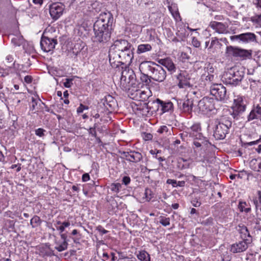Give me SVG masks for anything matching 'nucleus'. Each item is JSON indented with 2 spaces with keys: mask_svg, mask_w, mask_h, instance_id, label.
Listing matches in <instances>:
<instances>
[{
  "mask_svg": "<svg viewBox=\"0 0 261 261\" xmlns=\"http://www.w3.org/2000/svg\"><path fill=\"white\" fill-rule=\"evenodd\" d=\"M113 18L109 12L101 13L93 26L94 42L105 43L110 40Z\"/></svg>",
  "mask_w": 261,
  "mask_h": 261,
  "instance_id": "obj_1",
  "label": "nucleus"
},
{
  "mask_svg": "<svg viewBox=\"0 0 261 261\" xmlns=\"http://www.w3.org/2000/svg\"><path fill=\"white\" fill-rule=\"evenodd\" d=\"M244 73L241 68L234 66L225 71L221 77L222 81L226 84L237 85L242 80Z\"/></svg>",
  "mask_w": 261,
  "mask_h": 261,
  "instance_id": "obj_2",
  "label": "nucleus"
},
{
  "mask_svg": "<svg viewBox=\"0 0 261 261\" xmlns=\"http://www.w3.org/2000/svg\"><path fill=\"white\" fill-rule=\"evenodd\" d=\"M131 47H132V45L127 41L123 39L117 40L110 48L109 60L118 61L120 59L119 54Z\"/></svg>",
  "mask_w": 261,
  "mask_h": 261,
  "instance_id": "obj_3",
  "label": "nucleus"
},
{
  "mask_svg": "<svg viewBox=\"0 0 261 261\" xmlns=\"http://www.w3.org/2000/svg\"><path fill=\"white\" fill-rule=\"evenodd\" d=\"M231 126V121L227 117L221 118L216 125L214 136L217 140L223 139Z\"/></svg>",
  "mask_w": 261,
  "mask_h": 261,
  "instance_id": "obj_4",
  "label": "nucleus"
},
{
  "mask_svg": "<svg viewBox=\"0 0 261 261\" xmlns=\"http://www.w3.org/2000/svg\"><path fill=\"white\" fill-rule=\"evenodd\" d=\"M133 47L129 48L123 52H121L120 55V59L117 60H109L110 63L113 67H118L120 64H125L129 65L134 58V54L133 52Z\"/></svg>",
  "mask_w": 261,
  "mask_h": 261,
  "instance_id": "obj_5",
  "label": "nucleus"
},
{
  "mask_svg": "<svg viewBox=\"0 0 261 261\" xmlns=\"http://www.w3.org/2000/svg\"><path fill=\"white\" fill-rule=\"evenodd\" d=\"M215 109L214 99L204 97L199 101L196 111L199 113L206 114Z\"/></svg>",
  "mask_w": 261,
  "mask_h": 261,
  "instance_id": "obj_6",
  "label": "nucleus"
},
{
  "mask_svg": "<svg viewBox=\"0 0 261 261\" xmlns=\"http://www.w3.org/2000/svg\"><path fill=\"white\" fill-rule=\"evenodd\" d=\"M210 93L218 100L222 101L226 98V89L222 84H213L210 87Z\"/></svg>",
  "mask_w": 261,
  "mask_h": 261,
  "instance_id": "obj_7",
  "label": "nucleus"
},
{
  "mask_svg": "<svg viewBox=\"0 0 261 261\" xmlns=\"http://www.w3.org/2000/svg\"><path fill=\"white\" fill-rule=\"evenodd\" d=\"M179 80L178 86L180 88L191 87L194 83V77L192 74H190L186 71H181L177 76Z\"/></svg>",
  "mask_w": 261,
  "mask_h": 261,
  "instance_id": "obj_8",
  "label": "nucleus"
},
{
  "mask_svg": "<svg viewBox=\"0 0 261 261\" xmlns=\"http://www.w3.org/2000/svg\"><path fill=\"white\" fill-rule=\"evenodd\" d=\"M252 242V238L236 242L231 245L230 251L234 253L243 252L247 250Z\"/></svg>",
  "mask_w": 261,
  "mask_h": 261,
  "instance_id": "obj_9",
  "label": "nucleus"
},
{
  "mask_svg": "<svg viewBox=\"0 0 261 261\" xmlns=\"http://www.w3.org/2000/svg\"><path fill=\"white\" fill-rule=\"evenodd\" d=\"M150 74L151 79L159 82H163L166 77V71L161 66L156 64Z\"/></svg>",
  "mask_w": 261,
  "mask_h": 261,
  "instance_id": "obj_10",
  "label": "nucleus"
},
{
  "mask_svg": "<svg viewBox=\"0 0 261 261\" xmlns=\"http://www.w3.org/2000/svg\"><path fill=\"white\" fill-rule=\"evenodd\" d=\"M256 36L252 33H246L240 35L231 36L230 39L231 41H237L239 42L248 43L256 41Z\"/></svg>",
  "mask_w": 261,
  "mask_h": 261,
  "instance_id": "obj_11",
  "label": "nucleus"
},
{
  "mask_svg": "<svg viewBox=\"0 0 261 261\" xmlns=\"http://www.w3.org/2000/svg\"><path fill=\"white\" fill-rule=\"evenodd\" d=\"M57 43V40L55 38L43 36L41 39L40 46L44 51L49 52L55 48Z\"/></svg>",
  "mask_w": 261,
  "mask_h": 261,
  "instance_id": "obj_12",
  "label": "nucleus"
},
{
  "mask_svg": "<svg viewBox=\"0 0 261 261\" xmlns=\"http://www.w3.org/2000/svg\"><path fill=\"white\" fill-rule=\"evenodd\" d=\"M226 53L236 57L248 58L251 56V53L248 50L229 46L226 47Z\"/></svg>",
  "mask_w": 261,
  "mask_h": 261,
  "instance_id": "obj_13",
  "label": "nucleus"
},
{
  "mask_svg": "<svg viewBox=\"0 0 261 261\" xmlns=\"http://www.w3.org/2000/svg\"><path fill=\"white\" fill-rule=\"evenodd\" d=\"M64 6L62 3H53L49 6V13L53 19L57 20L63 14Z\"/></svg>",
  "mask_w": 261,
  "mask_h": 261,
  "instance_id": "obj_14",
  "label": "nucleus"
},
{
  "mask_svg": "<svg viewBox=\"0 0 261 261\" xmlns=\"http://www.w3.org/2000/svg\"><path fill=\"white\" fill-rule=\"evenodd\" d=\"M121 154L126 160L134 163L139 162L142 158V154L136 151H123L121 153Z\"/></svg>",
  "mask_w": 261,
  "mask_h": 261,
  "instance_id": "obj_15",
  "label": "nucleus"
},
{
  "mask_svg": "<svg viewBox=\"0 0 261 261\" xmlns=\"http://www.w3.org/2000/svg\"><path fill=\"white\" fill-rule=\"evenodd\" d=\"M156 63L151 61H143L139 66V69L142 73H151Z\"/></svg>",
  "mask_w": 261,
  "mask_h": 261,
  "instance_id": "obj_16",
  "label": "nucleus"
},
{
  "mask_svg": "<svg viewBox=\"0 0 261 261\" xmlns=\"http://www.w3.org/2000/svg\"><path fill=\"white\" fill-rule=\"evenodd\" d=\"M188 131L190 136L193 138H200L202 136L200 133L201 127L199 124H193L188 129Z\"/></svg>",
  "mask_w": 261,
  "mask_h": 261,
  "instance_id": "obj_17",
  "label": "nucleus"
},
{
  "mask_svg": "<svg viewBox=\"0 0 261 261\" xmlns=\"http://www.w3.org/2000/svg\"><path fill=\"white\" fill-rule=\"evenodd\" d=\"M180 108L185 112L190 113L192 112L193 102L192 99H187L179 103Z\"/></svg>",
  "mask_w": 261,
  "mask_h": 261,
  "instance_id": "obj_18",
  "label": "nucleus"
},
{
  "mask_svg": "<svg viewBox=\"0 0 261 261\" xmlns=\"http://www.w3.org/2000/svg\"><path fill=\"white\" fill-rule=\"evenodd\" d=\"M255 119L261 120V107L259 106L254 107L248 116V121H251Z\"/></svg>",
  "mask_w": 261,
  "mask_h": 261,
  "instance_id": "obj_19",
  "label": "nucleus"
},
{
  "mask_svg": "<svg viewBox=\"0 0 261 261\" xmlns=\"http://www.w3.org/2000/svg\"><path fill=\"white\" fill-rule=\"evenodd\" d=\"M210 26L219 34H223L226 32L225 25L221 22L213 21L210 23Z\"/></svg>",
  "mask_w": 261,
  "mask_h": 261,
  "instance_id": "obj_20",
  "label": "nucleus"
},
{
  "mask_svg": "<svg viewBox=\"0 0 261 261\" xmlns=\"http://www.w3.org/2000/svg\"><path fill=\"white\" fill-rule=\"evenodd\" d=\"M133 83L130 82L124 75L121 73V76L120 81V86L123 90H129Z\"/></svg>",
  "mask_w": 261,
  "mask_h": 261,
  "instance_id": "obj_21",
  "label": "nucleus"
},
{
  "mask_svg": "<svg viewBox=\"0 0 261 261\" xmlns=\"http://www.w3.org/2000/svg\"><path fill=\"white\" fill-rule=\"evenodd\" d=\"M238 231L242 240H245V239H248L249 238H252L247 227L244 225H239Z\"/></svg>",
  "mask_w": 261,
  "mask_h": 261,
  "instance_id": "obj_22",
  "label": "nucleus"
},
{
  "mask_svg": "<svg viewBox=\"0 0 261 261\" xmlns=\"http://www.w3.org/2000/svg\"><path fill=\"white\" fill-rule=\"evenodd\" d=\"M122 73L125 77L129 80L130 82L133 83V85L135 84L136 76L133 70L129 69V68H125L122 71Z\"/></svg>",
  "mask_w": 261,
  "mask_h": 261,
  "instance_id": "obj_23",
  "label": "nucleus"
},
{
  "mask_svg": "<svg viewBox=\"0 0 261 261\" xmlns=\"http://www.w3.org/2000/svg\"><path fill=\"white\" fill-rule=\"evenodd\" d=\"M11 40V42L15 46H20L24 42V39L21 35H11L9 36Z\"/></svg>",
  "mask_w": 261,
  "mask_h": 261,
  "instance_id": "obj_24",
  "label": "nucleus"
},
{
  "mask_svg": "<svg viewBox=\"0 0 261 261\" xmlns=\"http://www.w3.org/2000/svg\"><path fill=\"white\" fill-rule=\"evenodd\" d=\"M160 63L167 68L169 71L171 72L175 71V65L171 60L168 59L163 60Z\"/></svg>",
  "mask_w": 261,
  "mask_h": 261,
  "instance_id": "obj_25",
  "label": "nucleus"
},
{
  "mask_svg": "<svg viewBox=\"0 0 261 261\" xmlns=\"http://www.w3.org/2000/svg\"><path fill=\"white\" fill-rule=\"evenodd\" d=\"M61 238L63 240V243L56 247V249L59 252L64 251L67 248L68 243L67 242V236L66 234H61Z\"/></svg>",
  "mask_w": 261,
  "mask_h": 261,
  "instance_id": "obj_26",
  "label": "nucleus"
},
{
  "mask_svg": "<svg viewBox=\"0 0 261 261\" xmlns=\"http://www.w3.org/2000/svg\"><path fill=\"white\" fill-rule=\"evenodd\" d=\"M151 49L152 47L149 44H141L138 45L137 53L138 54L144 53L151 50Z\"/></svg>",
  "mask_w": 261,
  "mask_h": 261,
  "instance_id": "obj_27",
  "label": "nucleus"
},
{
  "mask_svg": "<svg viewBox=\"0 0 261 261\" xmlns=\"http://www.w3.org/2000/svg\"><path fill=\"white\" fill-rule=\"evenodd\" d=\"M157 101L161 105L163 112H168L172 109L173 104L171 102H164L159 99H157Z\"/></svg>",
  "mask_w": 261,
  "mask_h": 261,
  "instance_id": "obj_28",
  "label": "nucleus"
},
{
  "mask_svg": "<svg viewBox=\"0 0 261 261\" xmlns=\"http://www.w3.org/2000/svg\"><path fill=\"white\" fill-rule=\"evenodd\" d=\"M137 256L138 259L141 261L150 260L149 254L144 250L140 251Z\"/></svg>",
  "mask_w": 261,
  "mask_h": 261,
  "instance_id": "obj_29",
  "label": "nucleus"
},
{
  "mask_svg": "<svg viewBox=\"0 0 261 261\" xmlns=\"http://www.w3.org/2000/svg\"><path fill=\"white\" fill-rule=\"evenodd\" d=\"M194 140L193 142V144L195 145L196 147L199 148L200 147L203 145L205 144V142L206 140L204 137L202 136L200 138H194Z\"/></svg>",
  "mask_w": 261,
  "mask_h": 261,
  "instance_id": "obj_30",
  "label": "nucleus"
},
{
  "mask_svg": "<svg viewBox=\"0 0 261 261\" xmlns=\"http://www.w3.org/2000/svg\"><path fill=\"white\" fill-rule=\"evenodd\" d=\"M246 109L245 105L243 103H238L233 108V111L238 114L243 112Z\"/></svg>",
  "mask_w": 261,
  "mask_h": 261,
  "instance_id": "obj_31",
  "label": "nucleus"
},
{
  "mask_svg": "<svg viewBox=\"0 0 261 261\" xmlns=\"http://www.w3.org/2000/svg\"><path fill=\"white\" fill-rule=\"evenodd\" d=\"M30 224L33 228L37 227L40 224V218L37 216H34L31 220Z\"/></svg>",
  "mask_w": 261,
  "mask_h": 261,
  "instance_id": "obj_32",
  "label": "nucleus"
},
{
  "mask_svg": "<svg viewBox=\"0 0 261 261\" xmlns=\"http://www.w3.org/2000/svg\"><path fill=\"white\" fill-rule=\"evenodd\" d=\"M121 188V185L119 183H113L111 185V190L113 192L118 193L120 191V189Z\"/></svg>",
  "mask_w": 261,
  "mask_h": 261,
  "instance_id": "obj_33",
  "label": "nucleus"
},
{
  "mask_svg": "<svg viewBox=\"0 0 261 261\" xmlns=\"http://www.w3.org/2000/svg\"><path fill=\"white\" fill-rule=\"evenodd\" d=\"M40 99H37L34 97L32 98V101L31 103V109L32 111H36L37 109V106L38 105V102H40Z\"/></svg>",
  "mask_w": 261,
  "mask_h": 261,
  "instance_id": "obj_34",
  "label": "nucleus"
},
{
  "mask_svg": "<svg viewBox=\"0 0 261 261\" xmlns=\"http://www.w3.org/2000/svg\"><path fill=\"white\" fill-rule=\"evenodd\" d=\"M246 205V203L245 202H240L239 207L241 211H245L246 213H248L250 211L251 208L250 207L245 208V206Z\"/></svg>",
  "mask_w": 261,
  "mask_h": 261,
  "instance_id": "obj_35",
  "label": "nucleus"
},
{
  "mask_svg": "<svg viewBox=\"0 0 261 261\" xmlns=\"http://www.w3.org/2000/svg\"><path fill=\"white\" fill-rule=\"evenodd\" d=\"M160 222L163 226H167L170 224V219L169 218H165L164 217H161Z\"/></svg>",
  "mask_w": 261,
  "mask_h": 261,
  "instance_id": "obj_36",
  "label": "nucleus"
},
{
  "mask_svg": "<svg viewBox=\"0 0 261 261\" xmlns=\"http://www.w3.org/2000/svg\"><path fill=\"white\" fill-rule=\"evenodd\" d=\"M251 20L257 25L261 26V15L252 18Z\"/></svg>",
  "mask_w": 261,
  "mask_h": 261,
  "instance_id": "obj_37",
  "label": "nucleus"
},
{
  "mask_svg": "<svg viewBox=\"0 0 261 261\" xmlns=\"http://www.w3.org/2000/svg\"><path fill=\"white\" fill-rule=\"evenodd\" d=\"M141 79L142 82L146 84H148L150 82V75L149 76L146 73H143V75L141 77Z\"/></svg>",
  "mask_w": 261,
  "mask_h": 261,
  "instance_id": "obj_38",
  "label": "nucleus"
},
{
  "mask_svg": "<svg viewBox=\"0 0 261 261\" xmlns=\"http://www.w3.org/2000/svg\"><path fill=\"white\" fill-rule=\"evenodd\" d=\"M169 132V128L167 126L163 125L158 129V132L160 134H167Z\"/></svg>",
  "mask_w": 261,
  "mask_h": 261,
  "instance_id": "obj_39",
  "label": "nucleus"
},
{
  "mask_svg": "<svg viewBox=\"0 0 261 261\" xmlns=\"http://www.w3.org/2000/svg\"><path fill=\"white\" fill-rule=\"evenodd\" d=\"M72 85V79H66V82L64 83V86L66 88L71 87Z\"/></svg>",
  "mask_w": 261,
  "mask_h": 261,
  "instance_id": "obj_40",
  "label": "nucleus"
},
{
  "mask_svg": "<svg viewBox=\"0 0 261 261\" xmlns=\"http://www.w3.org/2000/svg\"><path fill=\"white\" fill-rule=\"evenodd\" d=\"M88 109V107L87 106H84L83 104H81L80 106L77 109V113H81L83 112L84 110Z\"/></svg>",
  "mask_w": 261,
  "mask_h": 261,
  "instance_id": "obj_41",
  "label": "nucleus"
},
{
  "mask_svg": "<svg viewBox=\"0 0 261 261\" xmlns=\"http://www.w3.org/2000/svg\"><path fill=\"white\" fill-rule=\"evenodd\" d=\"M45 130L42 128H38L35 130V134L39 137H42L44 136V132Z\"/></svg>",
  "mask_w": 261,
  "mask_h": 261,
  "instance_id": "obj_42",
  "label": "nucleus"
},
{
  "mask_svg": "<svg viewBox=\"0 0 261 261\" xmlns=\"http://www.w3.org/2000/svg\"><path fill=\"white\" fill-rule=\"evenodd\" d=\"M205 80L206 81L213 82L214 81V75L208 73L207 75H205Z\"/></svg>",
  "mask_w": 261,
  "mask_h": 261,
  "instance_id": "obj_43",
  "label": "nucleus"
},
{
  "mask_svg": "<svg viewBox=\"0 0 261 261\" xmlns=\"http://www.w3.org/2000/svg\"><path fill=\"white\" fill-rule=\"evenodd\" d=\"M96 230L101 232L102 234H106L108 232L100 225H99L96 227Z\"/></svg>",
  "mask_w": 261,
  "mask_h": 261,
  "instance_id": "obj_44",
  "label": "nucleus"
},
{
  "mask_svg": "<svg viewBox=\"0 0 261 261\" xmlns=\"http://www.w3.org/2000/svg\"><path fill=\"white\" fill-rule=\"evenodd\" d=\"M192 43L196 47H198L200 45V42L195 38H193Z\"/></svg>",
  "mask_w": 261,
  "mask_h": 261,
  "instance_id": "obj_45",
  "label": "nucleus"
},
{
  "mask_svg": "<svg viewBox=\"0 0 261 261\" xmlns=\"http://www.w3.org/2000/svg\"><path fill=\"white\" fill-rule=\"evenodd\" d=\"M130 179L129 176H125L122 178V182L125 185H127L129 184Z\"/></svg>",
  "mask_w": 261,
  "mask_h": 261,
  "instance_id": "obj_46",
  "label": "nucleus"
},
{
  "mask_svg": "<svg viewBox=\"0 0 261 261\" xmlns=\"http://www.w3.org/2000/svg\"><path fill=\"white\" fill-rule=\"evenodd\" d=\"M95 127H96V126H95V124L94 125V127H91L90 129H89V133L93 137H96V130H95Z\"/></svg>",
  "mask_w": 261,
  "mask_h": 261,
  "instance_id": "obj_47",
  "label": "nucleus"
},
{
  "mask_svg": "<svg viewBox=\"0 0 261 261\" xmlns=\"http://www.w3.org/2000/svg\"><path fill=\"white\" fill-rule=\"evenodd\" d=\"M167 183L168 184H171L173 187H175L176 186L177 181L174 179H168Z\"/></svg>",
  "mask_w": 261,
  "mask_h": 261,
  "instance_id": "obj_48",
  "label": "nucleus"
},
{
  "mask_svg": "<svg viewBox=\"0 0 261 261\" xmlns=\"http://www.w3.org/2000/svg\"><path fill=\"white\" fill-rule=\"evenodd\" d=\"M90 179V176L88 173H85L82 176V180L83 181H87Z\"/></svg>",
  "mask_w": 261,
  "mask_h": 261,
  "instance_id": "obj_49",
  "label": "nucleus"
},
{
  "mask_svg": "<svg viewBox=\"0 0 261 261\" xmlns=\"http://www.w3.org/2000/svg\"><path fill=\"white\" fill-rule=\"evenodd\" d=\"M24 81L25 83L29 84L31 83L32 81V77L31 76L27 75L24 77Z\"/></svg>",
  "mask_w": 261,
  "mask_h": 261,
  "instance_id": "obj_50",
  "label": "nucleus"
},
{
  "mask_svg": "<svg viewBox=\"0 0 261 261\" xmlns=\"http://www.w3.org/2000/svg\"><path fill=\"white\" fill-rule=\"evenodd\" d=\"M192 204L195 207H198L200 205L201 203L197 200H193L192 202Z\"/></svg>",
  "mask_w": 261,
  "mask_h": 261,
  "instance_id": "obj_51",
  "label": "nucleus"
},
{
  "mask_svg": "<svg viewBox=\"0 0 261 261\" xmlns=\"http://www.w3.org/2000/svg\"><path fill=\"white\" fill-rule=\"evenodd\" d=\"M152 138V136L150 134H147L145 135V140H151Z\"/></svg>",
  "mask_w": 261,
  "mask_h": 261,
  "instance_id": "obj_52",
  "label": "nucleus"
},
{
  "mask_svg": "<svg viewBox=\"0 0 261 261\" xmlns=\"http://www.w3.org/2000/svg\"><path fill=\"white\" fill-rule=\"evenodd\" d=\"M255 5L258 8H261V0H256Z\"/></svg>",
  "mask_w": 261,
  "mask_h": 261,
  "instance_id": "obj_53",
  "label": "nucleus"
},
{
  "mask_svg": "<svg viewBox=\"0 0 261 261\" xmlns=\"http://www.w3.org/2000/svg\"><path fill=\"white\" fill-rule=\"evenodd\" d=\"M259 142H260V139H258L255 141L250 142L248 143V144L249 145H253L256 144L258 143Z\"/></svg>",
  "mask_w": 261,
  "mask_h": 261,
  "instance_id": "obj_54",
  "label": "nucleus"
},
{
  "mask_svg": "<svg viewBox=\"0 0 261 261\" xmlns=\"http://www.w3.org/2000/svg\"><path fill=\"white\" fill-rule=\"evenodd\" d=\"M57 229L58 230H59L61 232H62L64 231V230L65 229V227L62 225H61L59 227H57Z\"/></svg>",
  "mask_w": 261,
  "mask_h": 261,
  "instance_id": "obj_55",
  "label": "nucleus"
},
{
  "mask_svg": "<svg viewBox=\"0 0 261 261\" xmlns=\"http://www.w3.org/2000/svg\"><path fill=\"white\" fill-rule=\"evenodd\" d=\"M62 225L65 228L70 225V223L69 222H64L62 223Z\"/></svg>",
  "mask_w": 261,
  "mask_h": 261,
  "instance_id": "obj_56",
  "label": "nucleus"
},
{
  "mask_svg": "<svg viewBox=\"0 0 261 261\" xmlns=\"http://www.w3.org/2000/svg\"><path fill=\"white\" fill-rule=\"evenodd\" d=\"M33 2L37 4H41L43 2V0H33Z\"/></svg>",
  "mask_w": 261,
  "mask_h": 261,
  "instance_id": "obj_57",
  "label": "nucleus"
},
{
  "mask_svg": "<svg viewBox=\"0 0 261 261\" xmlns=\"http://www.w3.org/2000/svg\"><path fill=\"white\" fill-rule=\"evenodd\" d=\"M172 207L174 209H177L179 207V204L178 203H174L172 205Z\"/></svg>",
  "mask_w": 261,
  "mask_h": 261,
  "instance_id": "obj_58",
  "label": "nucleus"
},
{
  "mask_svg": "<svg viewBox=\"0 0 261 261\" xmlns=\"http://www.w3.org/2000/svg\"><path fill=\"white\" fill-rule=\"evenodd\" d=\"M142 3L147 5L150 3V0H141Z\"/></svg>",
  "mask_w": 261,
  "mask_h": 261,
  "instance_id": "obj_59",
  "label": "nucleus"
},
{
  "mask_svg": "<svg viewBox=\"0 0 261 261\" xmlns=\"http://www.w3.org/2000/svg\"><path fill=\"white\" fill-rule=\"evenodd\" d=\"M216 42H218V41H217V40H213L211 41V45H210V48L212 47V46L215 44V43Z\"/></svg>",
  "mask_w": 261,
  "mask_h": 261,
  "instance_id": "obj_60",
  "label": "nucleus"
},
{
  "mask_svg": "<svg viewBox=\"0 0 261 261\" xmlns=\"http://www.w3.org/2000/svg\"><path fill=\"white\" fill-rule=\"evenodd\" d=\"M4 160V156L3 153L0 151V161H3Z\"/></svg>",
  "mask_w": 261,
  "mask_h": 261,
  "instance_id": "obj_61",
  "label": "nucleus"
},
{
  "mask_svg": "<svg viewBox=\"0 0 261 261\" xmlns=\"http://www.w3.org/2000/svg\"><path fill=\"white\" fill-rule=\"evenodd\" d=\"M72 189L74 191H77L79 190V188L76 186H73Z\"/></svg>",
  "mask_w": 261,
  "mask_h": 261,
  "instance_id": "obj_62",
  "label": "nucleus"
},
{
  "mask_svg": "<svg viewBox=\"0 0 261 261\" xmlns=\"http://www.w3.org/2000/svg\"><path fill=\"white\" fill-rule=\"evenodd\" d=\"M196 213V210L195 208H193L191 209V214H195Z\"/></svg>",
  "mask_w": 261,
  "mask_h": 261,
  "instance_id": "obj_63",
  "label": "nucleus"
},
{
  "mask_svg": "<svg viewBox=\"0 0 261 261\" xmlns=\"http://www.w3.org/2000/svg\"><path fill=\"white\" fill-rule=\"evenodd\" d=\"M184 184H185L184 181H179L178 184L177 185L176 184V186H179L181 187V186H182Z\"/></svg>",
  "mask_w": 261,
  "mask_h": 261,
  "instance_id": "obj_64",
  "label": "nucleus"
}]
</instances>
